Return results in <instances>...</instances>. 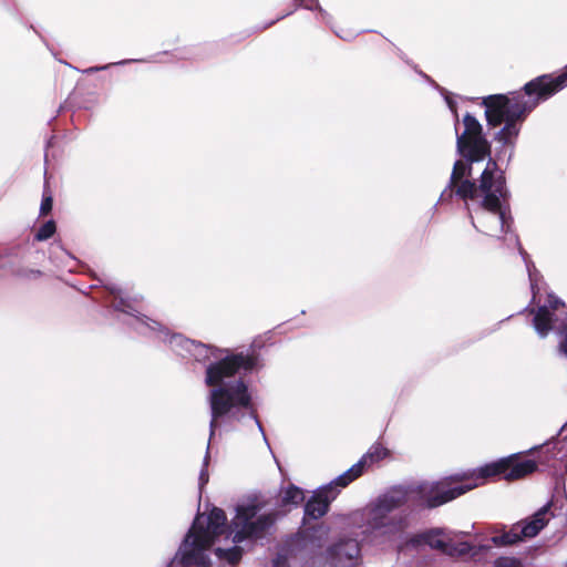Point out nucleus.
<instances>
[{"instance_id": "nucleus-22", "label": "nucleus", "mask_w": 567, "mask_h": 567, "mask_svg": "<svg viewBox=\"0 0 567 567\" xmlns=\"http://www.w3.org/2000/svg\"><path fill=\"white\" fill-rule=\"evenodd\" d=\"M274 566L275 567H288L286 564V560L282 559L281 557L276 558V560L274 561Z\"/></svg>"}, {"instance_id": "nucleus-28", "label": "nucleus", "mask_w": 567, "mask_h": 567, "mask_svg": "<svg viewBox=\"0 0 567 567\" xmlns=\"http://www.w3.org/2000/svg\"><path fill=\"white\" fill-rule=\"evenodd\" d=\"M300 4H303L306 0H297Z\"/></svg>"}, {"instance_id": "nucleus-2", "label": "nucleus", "mask_w": 567, "mask_h": 567, "mask_svg": "<svg viewBox=\"0 0 567 567\" xmlns=\"http://www.w3.org/2000/svg\"><path fill=\"white\" fill-rule=\"evenodd\" d=\"M187 355L196 361L206 362L205 383L210 388L207 401L210 408V439L221 423L241 420L246 414L254 421L262 440L269 447L262 425L260 424L252 402L248 384L241 378H235L240 371H252L257 367V358L249 353L230 352L228 349L215 348L200 342H187Z\"/></svg>"}, {"instance_id": "nucleus-3", "label": "nucleus", "mask_w": 567, "mask_h": 567, "mask_svg": "<svg viewBox=\"0 0 567 567\" xmlns=\"http://www.w3.org/2000/svg\"><path fill=\"white\" fill-rule=\"evenodd\" d=\"M567 86L566 71L556 78L542 75L528 82L524 86L525 94L514 95H491L484 99L486 120L489 125L497 126L505 122V125L495 136L496 141L513 146L518 134L519 123L540 101L547 100Z\"/></svg>"}, {"instance_id": "nucleus-18", "label": "nucleus", "mask_w": 567, "mask_h": 567, "mask_svg": "<svg viewBox=\"0 0 567 567\" xmlns=\"http://www.w3.org/2000/svg\"><path fill=\"white\" fill-rule=\"evenodd\" d=\"M493 567H523V563L516 557L504 556L497 558Z\"/></svg>"}, {"instance_id": "nucleus-25", "label": "nucleus", "mask_w": 567, "mask_h": 567, "mask_svg": "<svg viewBox=\"0 0 567 567\" xmlns=\"http://www.w3.org/2000/svg\"><path fill=\"white\" fill-rule=\"evenodd\" d=\"M336 34H337L339 38L344 39V40H350V39L352 38V34H351V33H349V32H348V33H346V34H342V33H340V32L336 31Z\"/></svg>"}, {"instance_id": "nucleus-24", "label": "nucleus", "mask_w": 567, "mask_h": 567, "mask_svg": "<svg viewBox=\"0 0 567 567\" xmlns=\"http://www.w3.org/2000/svg\"><path fill=\"white\" fill-rule=\"evenodd\" d=\"M446 102H447L450 110L454 113L455 117L457 118V113H456L454 103L452 102V100L450 97H446Z\"/></svg>"}, {"instance_id": "nucleus-5", "label": "nucleus", "mask_w": 567, "mask_h": 567, "mask_svg": "<svg viewBox=\"0 0 567 567\" xmlns=\"http://www.w3.org/2000/svg\"><path fill=\"white\" fill-rule=\"evenodd\" d=\"M537 468L533 460H518L515 455L485 464L462 476H453L440 482H425L420 492L429 507L443 505L466 492L483 485L486 480L502 475L504 480L515 481L532 474Z\"/></svg>"}, {"instance_id": "nucleus-13", "label": "nucleus", "mask_w": 567, "mask_h": 567, "mask_svg": "<svg viewBox=\"0 0 567 567\" xmlns=\"http://www.w3.org/2000/svg\"><path fill=\"white\" fill-rule=\"evenodd\" d=\"M388 450L383 447L382 445H373L365 455L361 457V460L352 465L348 471H346L343 474L338 476L336 478V482L340 486H347L349 483H351L353 480L359 477L365 465L372 464L374 462H379L386 457Z\"/></svg>"}, {"instance_id": "nucleus-21", "label": "nucleus", "mask_w": 567, "mask_h": 567, "mask_svg": "<svg viewBox=\"0 0 567 567\" xmlns=\"http://www.w3.org/2000/svg\"><path fill=\"white\" fill-rule=\"evenodd\" d=\"M528 274H529V279H530V287H532V291H533V298L535 299L536 296H537V292H538V288L536 287L535 279H534L533 274H532V271L529 269H528Z\"/></svg>"}, {"instance_id": "nucleus-1", "label": "nucleus", "mask_w": 567, "mask_h": 567, "mask_svg": "<svg viewBox=\"0 0 567 567\" xmlns=\"http://www.w3.org/2000/svg\"><path fill=\"white\" fill-rule=\"evenodd\" d=\"M261 509L262 504L257 498L241 502L229 526L220 508L213 507L209 513L198 514L168 567H209L210 547L218 560L237 564L243 555L238 544L260 536L275 522L272 514L261 513Z\"/></svg>"}, {"instance_id": "nucleus-26", "label": "nucleus", "mask_w": 567, "mask_h": 567, "mask_svg": "<svg viewBox=\"0 0 567 567\" xmlns=\"http://www.w3.org/2000/svg\"><path fill=\"white\" fill-rule=\"evenodd\" d=\"M446 193H447V189H445V190L442 193L441 198H443V197L446 195Z\"/></svg>"}, {"instance_id": "nucleus-10", "label": "nucleus", "mask_w": 567, "mask_h": 567, "mask_svg": "<svg viewBox=\"0 0 567 567\" xmlns=\"http://www.w3.org/2000/svg\"><path fill=\"white\" fill-rule=\"evenodd\" d=\"M551 503L545 504L539 508L529 520H524L515 524L508 533L501 536H494L492 542L497 546L512 545L523 538L535 537L554 516L550 513Z\"/></svg>"}, {"instance_id": "nucleus-11", "label": "nucleus", "mask_w": 567, "mask_h": 567, "mask_svg": "<svg viewBox=\"0 0 567 567\" xmlns=\"http://www.w3.org/2000/svg\"><path fill=\"white\" fill-rule=\"evenodd\" d=\"M410 544L412 546L426 544L431 548L439 549L450 555L454 553L467 554L470 551V546L467 543H460L458 547L454 548L452 545V533H447L442 529H433L427 533L416 535L413 538H411Z\"/></svg>"}, {"instance_id": "nucleus-23", "label": "nucleus", "mask_w": 567, "mask_h": 567, "mask_svg": "<svg viewBox=\"0 0 567 567\" xmlns=\"http://www.w3.org/2000/svg\"><path fill=\"white\" fill-rule=\"evenodd\" d=\"M111 64L109 65H104V66H94V68H90L87 70H85L86 73H92V72H96V71H100V70H105L110 66Z\"/></svg>"}, {"instance_id": "nucleus-17", "label": "nucleus", "mask_w": 567, "mask_h": 567, "mask_svg": "<svg viewBox=\"0 0 567 567\" xmlns=\"http://www.w3.org/2000/svg\"><path fill=\"white\" fill-rule=\"evenodd\" d=\"M55 233V224L53 220H49L43 224L35 234V239L38 241H43L53 236Z\"/></svg>"}, {"instance_id": "nucleus-8", "label": "nucleus", "mask_w": 567, "mask_h": 567, "mask_svg": "<svg viewBox=\"0 0 567 567\" xmlns=\"http://www.w3.org/2000/svg\"><path fill=\"white\" fill-rule=\"evenodd\" d=\"M565 305L557 297L549 295L548 305L542 306L535 313L534 328L539 337H546L550 331L566 333L559 343V351L567 357V316Z\"/></svg>"}, {"instance_id": "nucleus-20", "label": "nucleus", "mask_w": 567, "mask_h": 567, "mask_svg": "<svg viewBox=\"0 0 567 567\" xmlns=\"http://www.w3.org/2000/svg\"><path fill=\"white\" fill-rule=\"evenodd\" d=\"M52 205H53L52 196L50 194H48V195L44 194L42 202H41V206H40V214L47 215L48 213H50L52 209Z\"/></svg>"}, {"instance_id": "nucleus-7", "label": "nucleus", "mask_w": 567, "mask_h": 567, "mask_svg": "<svg viewBox=\"0 0 567 567\" xmlns=\"http://www.w3.org/2000/svg\"><path fill=\"white\" fill-rule=\"evenodd\" d=\"M404 503L401 492H392L379 498V501L365 514L368 526L371 530H382L392 534L404 527V519L393 515V511Z\"/></svg>"}, {"instance_id": "nucleus-6", "label": "nucleus", "mask_w": 567, "mask_h": 567, "mask_svg": "<svg viewBox=\"0 0 567 567\" xmlns=\"http://www.w3.org/2000/svg\"><path fill=\"white\" fill-rule=\"evenodd\" d=\"M111 293L114 296L113 306L116 310L132 315L134 317V328L141 332L146 333L147 330L157 331L159 339L164 342H167L173 351H175L178 355L187 357L188 344L187 342H192V340L183 337L182 334L169 333L168 330L161 328L159 323L150 320L144 317L134 316L131 310H133L132 305L128 301V297L123 292L121 288L111 287Z\"/></svg>"}, {"instance_id": "nucleus-15", "label": "nucleus", "mask_w": 567, "mask_h": 567, "mask_svg": "<svg viewBox=\"0 0 567 567\" xmlns=\"http://www.w3.org/2000/svg\"><path fill=\"white\" fill-rule=\"evenodd\" d=\"M467 175H471V167L463 161H456L451 174L449 188L456 186L457 189L458 186L464 182L462 178Z\"/></svg>"}, {"instance_id": "nucleus-19", "label": "nucleus", "mask_w": 567, "mask_h": 567, "mask_svg": "<svg viewBox=\"0 0 567 567\" xmlns=\"http://www.w3.org/2000/svg\"><path fill=\"white\" fill-rule=\"evenodd\" d=\"M208 462H209V454L207 452L206 456L204 458V466L199 473V488L200 489L208 483V480H209V475L207 472Z\"/></svg>"}, {"instance_id": "nucleus-27", "label": "nucleus", "mask_w": 567, "mask_h": 567, "mask_svg": "<svg viewBox=\"0 0 567 567\" xmlns=\"http://www.w3.org/2000/svg\"><path fill=\"white\" fill-rule=\"evenodd\" d=\"M320 13L322 14V17L327 14L322 9H320Z\"/></svg>"}, {"instance_id": "nucleus-12", "label": "nucleus", "mask_w": 567, "mask_h": 567, "mask_svg": "<svg viewBox=\"0 0 567 567\" xmlns=\"http://www.w3.org/2000/svg\"><path fill=\"white\" fill-rule=\"evenodd\" d=\"M340 486L336 480L329 483L328 485L319 488L316 494L309 499L305 506V513L307 516L311 518H319L323 516L330 503L337 497L340 492Z\"/></svg>"}, {"instance_id": "nucleus-4", "label": "nucleus", "mask_w": 567, "mask_h": 567, "mask_svg": "<svg viewBox=\"0 0 567 567\" xmlns=\"http://www.w3.org/2000/svg\"><path fill=\"white\" fill-rule=\"evenodd\" d=\"M464 200H472L477 205L475 209H468L472 225L481 233L497 237L509 228L507 215V197L503 172L495 161L489 159L483 171L480 185L465 179L457 190Z\"/></svg>"}, {"instance_id": "nucleus-14", "label": "nucleus", "mask_w": 567, "mask_h": 567, "mask_svg": "<svg viewBox=\"0 0 567 567\" xmlns=\"http://www.w3.org/2000/svg\"><path fill=\"white\" fill-rule=\"evenodd\" d=\"M360 547L358 542L349 539L337 544L331 551L339 567H353L358 564Z\"/></svg>"}, {"instance_id": "nucleus-16", "label": "nucleus", "mask_w": 567, "mask_h": 567, "mask_svg": "<svg viewBox=\"0 0 567 567\" xmlns=\"http://www.w3.org/2000/svg\"><path fill=\"white\" fill-rule=\"evenodd\" d=\"M305 498V494L302 489L296 486H289L282 495V503L285 505H292L297 506L300 504Z\"/></svg>"}, {"instance_id": "nucleus-9", "label": "nucleus", "mask_w": 567, "mask_h": 567, "mask_svg": "<svg viewBox=\"0 0 567 567\" xmlns=\"http://www.w3.org/2000/svg\"><path fill=\"white\" fill-rule=\"evenodd\" d=\"M463 125V133L456 135L458 153L471 163L483 161L489 155V146L482 134V125L470 114L464 116Z\"/></svg>"}]
</instances>
